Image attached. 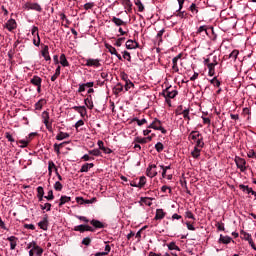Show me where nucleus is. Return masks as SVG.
I'll use <instances>...</instances> for the list:
<instances>
[{"label":"nucleus","mask_w":256,"mask_h":256,"mask_svg":"<svg viewBox=\"0 0 256 256\" xmlns=\"http://www.w3.org/2000/svg\"><path fill=\"white\" fill-rule=\"evenodd\" d=\"M53 169H57V166H55V162L54 161H49L48 162V175L49 177H51V175H53Z\"/></svg>","instance_id":"obj_27"},{"label":"nucleus","mask_w":256,"mask_h":256,"mask_svg":"<svg viewBox=\"0 0 256 256\" xmlns=\"http://www.w3.org/2000/svg\"><path fill=\"white\" fill-rule=\"evenodd\" d=\"M132 87H135V84H133L131 80H128L125 82V86H124L125 91L132 89Z\"/></svg>","instance_id":"obj_43"},{"label":"nucleus","mask_w":256,"mask_h":256,"mask_svg":"<svg viewBox=\"0 0 256 256\" xmlns=\"http://www.w3.org/2000/svg\"><path fill=\"white\" fill-rule=\"evenodd\" d=\"M218 65L217 56H213V61L207 64L208 75L213 77L215 75V66Z\"/></svg>","instance_id":"obj_7"},{"label":"nucleus","mask_w":256,"mask_h":256,"mask_svg":"<svg viewBox=\"0 0 256 256\" xmlns=\"http://www.w3.org/2000/svg\"><path fill=\"white\" fill-rule=\"evenodd\" d=\"M86 67H96L99 68V66L101 65V60L100 59H93V58H89L86 60Z\"/></svg>","instance_id":"obj_10"},{"label":"nucleus","mask_w":256,"mask_h":256,"mask_svg":"<svg viewBox=\"0 0 256 256\" xmlns=\"http://www.w3.org/2000/svg\"><path fill=\"white\" fill-rule=\"evenodd\" d=\"M85 105H87L90 109H93V100L86 98L84 100Z\"/></svg>","instance_id":"obj_58"},{"label":"nucleus","mask_w":256,"mask_h":256,"mask_svg":"<svg viewBox=\"0 0 256 256\" xmlns=\"http://www.w3.org/2000/svg\"><path fill=\"white\" fill-rule=\"evenodd\" d=\"M163 33H165V28H162L156 35V38L158 39L159 43L163 41L161 37H163Z\"/></svg>","instance_id":"obj_48"},{"label":"nucleus","mask_w":256,"mask_h":256,"mask_svg":"<svg viewBox=\"0 0 256 256\" xmlns=\"http://www.w3.org/2000/svg\"><path fill=\"white\" fill-rule=\"evenodd\" d=\"M122 5H124L126 9H131V7H133V3H131V0H122Z\"/></svg>","instance_id":"obj_41"},{"label":"nucleus","mask_w":256,"mask_h":256,"mask_svg":"<svg viewBox=\"0 0 256 256\" xmlns=\"http://www.w3.org/2000/svg\"><path fill=\"white\" fill-rule=\"evenodd\" d=\"M31 33H32L33 37H37V34L39 35V28L37 26H33Z\"/></svg>","instance_id":"obj_64"},{"label":"nucleus","mask_w":256,"mask_h":256,"mask_svg":"<svg viewBox=\"0 0 256 256\" xmlns=\"http://www.w3.org/2000/svg\"><path fill=\"white\" fill-rule=\"evenodd\" d=\"M70 135L67 132H59L56 135V140L57 141H63V139H69Z\"/></svg>","instance_id":"obj_24"},{"label":"nucleus","mask_w":256,"mask_h":256,"mask_svg":"<svg viewBox=\"0 0 256 256\" xmlns=\"http://www.w3.org/2000/svg\"><path fill=\"white\" fill-rule=\"evenodd\" d=\"M134 3L136 5V7L138 8V11L140 13H143L145 11V6L143 5V3L141 2V0H134Z\"/></svg>","instance_id":"obj_31"},{"label":"nucleus","mask_w":256,"mask_h":256,"mask_svg":"<svg viewBox=\"0 0 256 256\" xmlns=\"http://www.w3.org/2000/svg\"><path fill=\"white\" fill-rule=\"evenodd\" d=\"M112 23L115 24L117 27H121V25H125V21H123L121 18L112 17Z\"/></svg>","instance_id":"obj_30"},{"label":"nucleus","mask_w":256,"mask_h":256,"mask_svg":"<svg viewBox=\"0 0 256 256\" xmlns=\"http://www.w3.org/2000/svg\"><path fill=\"white\" fill-rule=\"evenodd\" d=\"M78 113L81 115V117H85L87 114V110L85 109V106H81Z\"/></svg>","instance_id":"obj_62"},{"label":"nucleus","mask_w":256,"mask_h":256,"mask_svg":"<svg viewBox=\"0 0 256 256\" xmlns=\"http://www.w3.org/2000/svg\"><path fill=\"white\" fill-rule=\"evenodd\" d=\"M89 155H94V157H99L101 155V150L93 149L88 151Z\"/></svg>","instance_id":"obj_42"},{"label":"nucleus","mask_w":256,"mask_h":256,"mask_svg":"<svg viewBox=\"0 0 256 256\" xmlns=\"http://www.w3.org/2000/svg\"><path fill=\"white\" fill-rule=\"evenodd\" d=\"M210 83L214 85V87H221V81H219L217 77H214L212 80H210Z\"/></svg>","instance_id":"obj_45"},{"label":"nucleus","mask_w":256,"mask_h":256,"mask_svg":"<svg viewBox=\"0 0 256 256\" xmlns=\"http://www.w3.org/2000/svg\"><path fill=\"white\" fill-rule=\"evenodd\" d=\"M165 211L163 209H157L156 210V215H155V220L156 221H161V219H165Z\"/></svg>","instance_id":"obj_20"},{"label":"nucleus","mask_w":256,"mask_h":256,"mask_svg":"<svg viewBox=\"0 0 256 256\" xmlns=\"http://www.w3.org/2000/svg\"><path fill=\"white\" fill-rule=\"evenodd\" d=\"M35 255L37 256H43V248L41 246L36 244V247L34 248Z\"/></svg>","instance_id":"obj_40"},{"label":"nucleus","mask_w":256,"mask_h":256,"mask_svg":"<svg viewBox=\"0 0 256 256\" xmlns=\"http://www.w3.org/2000/svg\"><path fill=\"white\" fill-rule=\"evenodd\" d=\"M134 141L135 143H140L142 145H145V143H147V138L136 137Z\"/></svg>","instance_id":"obj_49"},{"label":"nucleus","mask_w":256,"mask_h":256,"mask_svg":"<svg viewBox=\"0 0 256 256\" xmlns=\"http://www.w3.org/2000/svg\"><path fill=\"white\" fill-rule=\"evenodd\" d=\"M47 104V100L46 99H40L36 104H35V109L36 111H41V109H43V105Z\"/></svg>","instance_id":"obj_25"},{"label":"nucleus","mask_w":256,"mask_h":256,"mask_svg":"<svg viewBox=\"0 0 256 256\" xmlns=\"http://www.w3.org/2000/svg\"><path fill=\"white\" fill-rule=\"evenodd\" d=\"M189 141H191L192 145H195L194 147H205V142L203 141V135L200 134L199 131H192L190 132L188 136Z\"/></svg>","instance_id":"obj_1"},{"label":"nucleus","mask_w":256,"mask_h":256,"mask_svg":"<svg viewBox=\"0 0 256 256\" xmlns=\"http://www.w3.org/2000/svg\"><path fill=\"white\" fill-rule=\"evenodd\" d=\"M42 57H44L45 61H51V56L49 55V46H44L42 49Z\"/></svg>","instance_id":"obj_22"},{"label":"nucleus","mask_w":256,"mask_h":256,"mask_svg":"<svg viewBox=\"0 0 256 256\" xmlns=\"http://www.w3.org/2000/svg\"><path fill=\"white\" fill-rule=\"evenodd\" d=\"M123 59H126V61L131 62V53L124 51L123 52Z\"/></svg>","instance_id":"obj_61"},{"label":"nucleus","mask_w":256,"mask_h":256,"mask_svg":"<svg viewBox=\"0 0 256 256\" xmlns=\"http://www.w3.org/2000/svg\"><path fill=\"white\" fill-rule=\"evenodd\" d=\"M33 45H35V47H39L41 45V37H39V34H37V36H34Z\"/></svg>","instance_id":"obj_39"},{"label":"nucleus","mask_w":256,"mask_h":256,"mask_svg":"<svg viewBox=\"0 0 256 256\" xmlns=\"http://www.w3.org/2000/svg\"><path fill=\"white\" fill-rule=\"evenodd\" d=\"M190 11L193 13V15H197V13H199V9H197V5H195V3L191 4Z\"/></svg>","instance_id":"obj_47"},{"label":"nucleus","mask_w":256,"mask_h":256,"mask_svg":"<svg viewBox=\"0 0 256 256\" xmlns=\"http://www.w3.org/2000/svg\"><path fill=\"white\" fill-rule=\"evenodd\" d=\"M234 161L237 169H239L241 173H245V171H247V161L245 160V158L236 156Z\"/></svg>","instance_id":"obj_4"},{"label":"nucleus","mask_w":256,"mask_h":256,"mask_svg":"<svg viewBox=\"0 0 256 256\" xmlns=\"http://www.w3.org/2000/svg\"><path fill=\"white\" fill-rule=\"evenodd\" d=\"M93 7H95V3H93V2H88V3L84 4V9L86 11H89V9H93Z\"/></svg>","instance_id":"obj_57"},{"label":"nucleus","mask_w":256,"mask_h":256,"mask_svg":"<svg viewBox=\"0 0 256 256\" xmlns=\"http://www.w3.org/2000/svg\"><path fill=\"white\" fill-rule=\"evenodd\" d=\"M42 119L46 129L51 133L53 131V125L49 122V112H42Z\"/></svg>","instance_id":"obj_6"},{"label":"nucleus","mask_w":256,"mask_h":256,"mask_svg":"<svg viewBox=\"0 0 256 256\" xmlns=\"http://www.w3.org/2000/svg\"><path fill=\"white\" fill-rule=\"evenodd\" d=\"M240 189H242V191H244L245 193H248V194L251 193V195H254L256 197V192L253 191V188H249V186H245L242 184L240 185Z\"/></svg>","instance_id":"obj_26"},{"label":"nucleus","mask_w":256,"mask_h":256,"mask_svg":"<svg viewBox=\"0 0 256 256\" xmlns=\"http://www.w3.org/2000/svg\"><path fill=\"white\" fill-rule=\"evenodd\" d=\"M45 199H47V201H53L55 199V196L53 195V190L48 191V195L45 196Z\"/></svg>","instance_id":"obj_53"},{"label":"nucleus","mask_w":256,"mask_h":256,"mask_svg":"<svg viewBox=\"0 0 256 256\" xmlns=\"http://www.w3.org/2000/svg\"><path fill=\"white\" fill-rule=\"evenodd\" d=\"M201 149L203 148L194 147L193 151L191 152L193 159H199V157H201Z\"/></svg>","instance_id":"obj_23"},{"label":"nucleus","mask_w":256,"mask_h":256,"mask_svg":"<svg viewBox=\"0 0 256 256\" xmlns=\"http://www.w3.org/2000/svg\"><path fill=\"white\" fill-rule=\"evenodd\" d=\"M71 201V197L69 196H61L60 198V202L58 204L59 207H63V205H65V203H69Z\"/></svg>","instance_id":"obj_28"},{"label":"nucleus","mask_w":256,"mask_h":256,"mask_svg":"<svg viewBox=\"0 0 256 256\" xmlns=\"http://www.w3.org/2000/svg\"><path fill=\"white\" fill-rule=\"evenodd\" d=\"M106 49H108L109 53L111 55H115L117 57V59H119V61H123V57L120 56L119 53H117V49H115V47H113L110 44H105Z\"/></svg>","instance_id":"obj_12"},{"label":"nucleus","mask_w":256,"mask_h":256,"mask_svg":"<svg viewBox=\"0 0 256 256\" xmlns=\"http://www.w3.org/2000/svg\"><path fill=\"white\" fill-rule=\"evenodd\" d=\"M36 246H37V242L36 241H32V242L28 243L27 249H30V250L34 251Z\"/></svg>","instance_id":"obj_60"},{"label":"nucleus","mask_w":256,"mask_h":256,"mask_svg":"<svg viewBox=\"0 0 256 256\" xmlns=\"http://www.w3.org/2000/svg\"><path fill=\"white\" fill-rule=\"evenodd\" d=\"M54 189H55V191H62L63 190V184H61V182H59V181L55 182Z\"/></svg>","instance_id":"obj_50"},{"label":"nucleus","mask_w":256,"mask_h":256,"mask_svg":"<svg viewBox=\"0 0 256 256\" xmlns=\"http://www.w3.org/2000/svg\"><path fill=\"white\" fill-rule=\"evenodd\" d=\"M176 115H182L183 119L189 123L191 121V116H189V109H184L182 112L177 111Z\"/></svg>","instance_id":"obj_17"},{"label":"nucleus","mask_w":256,"mask_h":256,"mask_svg":"<svg viewBox=\"0 0 256 256\" xmlns=\"http://www.w3.org/2000/svg\"><path fill=\"white\" fill-rule=\"evenodd\" d=\"M247 156L249 159H256V152H254L253 149H250L247 153Z\"/></svg>","instance_id":"obj_59"},{"label":"nucleus","mask_w":256,"mask_h":256,"mask_svg":"<svg viewBox=\"0 0 256 256\" xmlns=\"http://www.w3.org/2000/svg\"><path fill=\"white\" fill-rule=\"evenodd\" d=\"M209 27L207 25H202L198 27L196 31V35H202V37H205V35H209V32L207 31Z\"/></svg>","instance_id":"obj_15"},{"label":"nucleus","mask_w":256,"mask_h":256,"mask_svg":"<svg viewBox=\"0 0 256 256\" xmlns=\"http://www.w3.org/2000/svg\"><path fill=\"white\" fill-rule=\"evenodd\" d=\"M181 57H183V54H178L176 57L172 59V71L174 73H179V61H181Z\"/></svg>","instance_id":"obj_9"},{"label":"nucleus","mask_w":256,"mask_h":256,"mask_svg":"<svg viewBox=\"0 0 256 256\" xmlns=\"http://www.w3.org/2000/svg\"><path fill=\"white\" fill-rule=\"evenodd\" d=\"M233 241V238L230 236H223V234L220 235L219 243H223V245H229Z\"/></svg>","instance_id":"obj_18"},{"label":"nucleus","mask_w":256,"mask_h":256,"mask_svg":"<svg viewBox=\"0 0 256 256\" xmlns=\"http://www.w3.org/2000/svg\"><path fill=\"white\" fill-rule=\"evenodd\" d=\"M148 129H154L155 131H161V133H163V135H165V133H167V130L165 128H163V124L157 118L152 121V123L148 126Z\"/></svg>","instance_id":"obj_3"},{"label":"nucleus","mask_w":256,"mask_h":256,"mask_svg":"<svg viewBox=\"0 0 256 256\" xmlns=\"http://www.w3.org/2000/svg\"><path fill=\"white\" fill-rule=\"evenodd\" d=\"M38 227L43 231H47V219H44L38 223Z\"/></svg>","instance_id":"obj_38"},{"label":"nucleus","mask_w":256,"mask_h":256,"mask_svg":"<svg viewBox=\"0 0 256 256\" xmlns=\"http://www.w3.org/2000/svg\"><path fill=\"white\" fill-rule=\"evenodd\" d=\"M145 183H147V179L145 178V176L140 177L139 182L137 183V185H134L135 187H144Z\"/></svg>","instance_id":"obj_35"},{"label":"nucleus","mask_w":256,"mask_h":256,"mask_svg":"<svg viewBox=\"0 0 256 256\" xmlns=\"http://www.w3.org/2000/svg\"><path fill=\"white\" fill-rule=\"evenodd\" d=\"M23 7L27 11H38V13H41V11H43V8H41V5H39L38 3L27 2Z\"/></svg>","instance_id":"obj_5"},{"label":"nucleus","mask_w":256,"mask_h":256,"mask_svg":"<svg viewBox=\"0 0 256 256\" xmlns=\"http://www.w3.org/2000/svg\"><path fill=\"white\" fill-rule=\"evenodd\" d=\"M5 137L10 143H15V138H13V135L11 133L6 132Z\"/></svg>","instance_id":"obj_52"},{"label":"nucleus","mask_w":256,"mask_h":256,"mask_svg":"<svg viewBox=\"0 0 256 256\" xmlns=\"http://www.w3.org/2000/svg\"><path fill=\"white\" fill-rule=\"evenodd\" d=\"M40 209H42V211H51V203L41 204Z\"/></svg>","instance_id":"obj_44"},{"label":"nucleus","mask_w":256,"mask_h":256,"mask_svg":"<svg viewBox=\"0 0 256 256\" xmlns=\"http://www.w3.org/2000/svg\"><path fill=\"white\" fill-rule=\"evenodd\" d=\"M82 245H86V247H89L91 245V238L86 237L82 240Z\"/></svg>","instance_id":"obj_63"},{"label":"nucleus","mask_w":256,"mask_h":256,"mask_svg":"<svg viewBox=\"0 0 256 256\" xmlns=\"http://www.w3.org/2000/svg\"><path fill=\"white\" fill-rule=\"evenodd\" d=\"M185 217L186 219H193V221H195V215L193 214V212H191V210H187L185 212Z\"/></svg>","instance_id":"obj_46"},{"label":"nucleus","mask_w":256,"mask_h":256,"mask_svg":"<svg viewBox=\"0 0 256 256\" xmlns=\"http://www.w3.org/2000/svg\"><path fill=\"white\" fill-rule=\"evenodd\" d=\"M155 149L158 153H161V151H163V149H164L163 143H161V142L156 143Z\"/></svg>","instance_id":"obj_54"},{"label":"nucleus","mask_w":256,"mask_h":256,"mask_svg":"<svg viewBox=\"0 0 256 256\" xmlns=\"http://www.w3.org/2000/svg\"><path fill=\"white\" fill-rule=\"evenodd\" d=\"M237 57H239V50H233L229 54V59H233V61H237Z\"/></svg>","instance_id":"obj_37"},{"label":"nucleus","mask_w":256,"mask_h":256,"mask_svg":"<svg viewBox=\"0 0 256 256\" xmlns=\"http://www.w3.org/2000/svg\"><path fill=\"white\" fill-rule=\"evenodd\" d=\"M157 165L150 164L146 169V175L147 177H150V179H153V177H157Z\"/></svg>","instance_id":"obj_8"},{"label":"nucleus","mask_w":256,"mask_h":256,"mask_svg":"<svg viewBox=\"0 0 256 256\" xmlns=\"http://www.w3.org/2000/svg\"><path fill=\"white\" fill-rule=\"evenodd\" d=\"M43 195H45V190H43L42 186H39L37 188V197H43Z\"/></svg>","instance_id":"obj_56"},{"label":"nucleus","mask_w":256,"mask_h":256,"mask_svg":"<svg viewBox=\"0 0 256 256\" xmlns=\"http://www.w3.org/2000/svg\"><path fill=\"white\" fill-rule=\"evenodd\" d=\"M60 65H62V67H69V61H67L65 54L60 55Z\"/></svg>","instance_id":"obj_29"},{"label":"nucleus","mask_w":256,"mask_h":256,"mask_svg":"<svg viewBox=\"0 0 256 256\" xmlns=\"http://www.w3.org/2000/svg\"><path fill=\"white\" fill-rule=\"evenodd\" d=\"M7 241H9L10 243V250L15 251V249L17 248V243H19V238L15 236H9L7 238Z\"/></svg>","instance_id":"obj_13"},{"label":"nucleus","mask_w":256,"mask_h":256,"mask_svg":"<svg viewBox=\"0 0 256 256\" xmlns=\"http://www.w3.org/2000/svg\"><path fill=\"white\" fill-rule=\"evenodd\" d=\"M19 144H20L21 149H25V147H27V145H29L28 138L26 140H19Z\"/></svg>","instance_id":"obj_51"},{"label":"nucleus","mask_w":256,"mask_h":256,"mask_svg":"<svg viewBox=\"0 0 256 256\" xmlns=\"http://www.w3.org/2000/svg\"><path fill=\"white\" fill-rule=\"evenodd\" d=\"M97 145H98L99 149H101V151H111V148L105 147V143H103V140H99L97 142Z\"/></svg>","instance_id":"obj_36"},{"label":"nucleus","mask_w":256,"mask_h":256,"mask_svg":"<svg viewBox=\"0 0 256 256\" xmlns=\"http://www.w3.org/2000/svg\"><path fill=\"white\" fill-rule=\"evenodd\" d=\"M4 28L7 29L8 31H14V29H17V22L15 19H9L5 25Z\"/></svg>","instance_id":"obj_11"},{"label":"nucleus","mask_w":256,"mask_h":256,"mask_svg":"<svg viewBox=\"0 0 256 256\" xmlns=\"http://www.w3.org/2000/svg\"><path fill=\"white\" fill-rule=\"evenodd\" d=\"M162 95L165 99H175L176 95H179V91H177V87L169 86L162 91Z\"/></svg>","instance_id":"obj_2"},{"label":"nucleus","mask_w":256,"mask_h":256,"mask_svg":"<svg viewBox=\"0 0 256 256\" xmlns=\"http://www.w3.org/2000/svg\"><path fill=\"white\" fill-rule=\"evenodd\" d=\"M137 47V43L133 40H128L126 42V49H135Z\"/></svg>","instance_id":"obj_33"},{"label":"nucleus","mask_w":256,"mask_h":256,"mask_svg":"<svg viewBox=\"0 0 256 256\" xmlns=\"http://www.w3.org/2000/svg\"><path fill=\"white\" fill-rule=\"evenodd\" d=\"M61 75V66H58L55 70L54 75L51 77V81H57V77Z\"/></svg>","instance_id":"obj_34"},{"label":"nucleus","mask_w":256,"mask_h":256,"mask_svg":"<svg viewBox=\"0 0 256 256\" xmlns=\"http://www.w3.org/2000/svg\"><path fill=\"white\" fill-rule=\"evenodd\" d=\"M167 247L169 251H181V248H179V246H177L175 242H170L169 244H167Z\"/></svg>","instance_id":"obj_32"},{"label":"nucleus","mask_w":256,"mask_h":256,"mask_svg":"<svg viewBox=\"0 0 256 256\" xmlns=\"http://www.w3.org/2000/svg\"><path fill=\"white\" fill-rule=\"evenodd\" d=\"M30 83L32 85H34V87H37V86L41 85V83H43V79H41V77H39L38 75H34L31 78Z\"/></svg>","instance_id":"obj_16"},{"label":"nucleus","mask_w":256,"mask_h":256,"mask_svg":"<svg viewBox=\"0 0 256 256\" xmlns=\"http://www.w3.org/2000/svg\"><path fill=\"white\" fill-rule=\"evenodd\" d=\"M74 231H79L80 233H85V231H93V227L89 225H78L74 227Z\"/></svg>","instance_id":"obj_14"},{"label":"nucleus","mask_w":256,"mask_h":256,"mask_svg":"<svg viewBox=\"0 0 256 256\" xmlns=\"http://www.w3.org/2000/svg\"><path fill=\"white\" fill-rule=\"evenodd\" d=\"M93 167H95V164L85 163L82 165V167L80 169V173H87V172H89V169H93Z\"/></svg>","instance_id":"obj_19"},{"label":"nucleus","mask_w":256,"mask_h":256,"mask_svg":"<svg viewBox=\"0 0 256 256\" xmlns=\"http://www.w3.org/2000/svg\"><path fill=\"white\" fill-rule=\"evenodd\" d=\"M91 225H93L95 227V229H104L105 228V224H103V222L99 221V220H91L90 221Z\"/></svg>","instance_id":"obj_21"},{"label":"nucleus","mask_w":256,"mask_h":256,"mask_svg":"<svg viewBox=\"0 0 256 256\" xmlns=\"http://www.w3.org/2000/svg\"><path fill=\"white\" fill-rule=\"evenodd\" d=\"M241 235H243V239H245V241H250L253 238L251 237V234L247 233V232H241Z\"/></svg>","instance_id":"obj_55"}]
</instances>
